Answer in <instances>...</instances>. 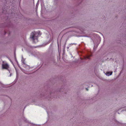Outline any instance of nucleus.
Returning <instances> with one entry per match:
<instances>
[{"instance_id":"nucleus-4","label":"nucleus","mask_w":126,"mask_h":126,"mask_svg":"<svg viewBox=\"0 0 126 126\" xmlns=\"http://www.w3.org/2000/svg\"><path fill=\"white\" fill-rule=\"evenodd\" d=\"M112 72H107L106 73V75L108 76H109L110 75H111L112 74Z\"/></svg>"},{"instance_id":"nucleus-2","label":"nucleus","mask_w":126,"mask_h":126,"mask_svg":"<svg viewBox=\"0 0 126 126\" xmlns=\"http://www.w3.org/2000/svg\"><path fill=\"white\" fill-rule=\"evenodd\" d=\"M2 68L3 69H8L9 68V66L7 63L3 64H2Z\"/></svg>"},{"instance_id":"nucleus-6","label":"nucleus","mask_w":126,"mask_h":126,"mask_svg":"<svg viewBox=\"0 0 126 126\" xmlns=\"http://www.w3.org/2000/svg\"><path fill=\"white\" fill-rule=\"evenodd\" d=\"M86 90L87 91H88V89L87 88H86Z\"/></svg>"},{"instance_id":"nucleus-5","label":"nucleus","mask_w":126,"mask_h":126,"mask_svg":"<svg viewBox=\"0 0 126 126\" xmlns=\"http://www.w3.org/2000/svg\"><path fill=\"white\" fill-rule=\"evenodd\" d=\"M74 44V43H73V44H70V45H74V44Z\"/></svg>"},{"instance_id":"nucleus-3","label":"nucleus","mask_w":126,"mask_h":126,"mask_svg":"<svg viewBox=\"0 0 126 126\" xmlns=\"http://www.w3.org/2000/svg\"><path fill=\"white\" fill-rule=\"evenodd\" d=\"M92 56V55L91 54L90 55H87L86 57H84V58L85 59H90V57Z\"/></svg>"},{"instance_id":"nucleus-1","label":"nucleus","mask_w":126,"mask_h":126,"mask_svg":"<svg viewBox=\"0 0 126 126\" xmlns=\"http://www.w3.org/2000/svg\"><path fill=\"white\" fill-rule=\"evenodd\" d=\"M36 33L35 32H32L31 34V38L32 39L33 41L35 43L38 41L37 37L35 36Z\"/></svg>"}]
</instances>
